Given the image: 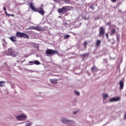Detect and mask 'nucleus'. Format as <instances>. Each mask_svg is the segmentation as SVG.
Segmentation results:
<instances>
[{"label":"nucleus","instance_id":"0eeeda50","mask_svg":"<svg viewBox=\"0 0 126 126\" xmlns=\"http://www.w3.org/2000/svg\"><path fill=\"white\" fill-rule=\"evenodd\" d=\"M27 118V116L25 115H19L16 117V119L17 120H18V121H24L25 120H26Z\"/></svg>","mask_w":126,"mask_h":126},{"label":"nucleus","instance_id":"4be33fe9","mask_svg":"<svg viewBox=\"0 0 126 126\" xmlns=\"http://www.w3.org/2000/svg\"><path fill=\"white\" fill-rule=\"evenodd\" d=\"M95 6H96V5H95V4H93L91 6V9H93V10L95 9Z\"/></svg>","mask_w":126,"mask_h":126},{"label":"nucleus","instance_id":"9d476101","mask_svg":"<svg viewBox=\"0 0 126 126\" xmlns=\"http://www.w3.org/2000/svg\"><path fill=\"white\" fill-rule=\"evenodd\" d=\"M80 57H82L83 60L85 59H87L89 57V53H85L84 54L81 55Z\"/></svg>","mask_w":126,"mask_h":126},{"label":"nucleus","instance_id":"c756f323","mask_svg":"<svg viewBox=\"0 0 126 126\" xmlns=\"http://www.w3.org/2000/svg\"><path fill=\"white\" fill-rule=\"evenodd\" d=\"M111 1H112V2H116L117 0H111Z\"/></svg>","mask_w":126,"mask_h":126},{"label":"nucleus","instance_id":"f3484780","mask_svg":"<svg viewBox=\"0 0 126 126\" xmlns=\"http://www.w3.org/2000/svg\"><path fill=\"white\" fill-rule=\"evenodd\" d=\"M49 80L51 83H52V84H55V83L57 84V82H56V80L55 79H50Z\"/></svg>","mask_w":126,"mask_h":126},{"label":"nucleus","instance_id":"9b49d317","mask_svg":"<svg viewBox=\"0 0 126 126\" xmlns=\"http://www.w3.org/2000/svg\"><path fill=\"white\" fill-rule=\"evenodd\" d=\"M120 97H113L110 99V102H117L118 101H120Z\"/></svg>","mask_w":126,"mask_h":126},{"label":"nucleus","instance_id":"f8f14e48","mask_svg":"<svg viewBox=\"0 0 126 126\" xmlns=\"http://www.w3.org/2000/svg\"><path fill=\"white\" fill-rule=\"evenodd\" d=\"M119 85H120V90H122V89H124V82H123L122 81H120L119 83Z\"/></svg>","mask_w":126,"mask_h":126},{"label":"nucleus","instance_id":"aec40b11","mask_svg":"<svg viewBox=\"0 0 126 126\" xmlns=\"http://www.w3.org/2000/svg\"><path fill=\"white\" fill-rule=\"evenodd\" d=\"M4 81H0V86L1 87H3L4 86L3 84H4Z\"/></svg>","mask_w":126,"mask_h":126},{"label":"nucleus","instance_id":"b1692460","mask_svg":"<svg viewBox=\"0 0 126 126\" xmlns=\"http://www.w3.org/2000/svg\"><path fill=\"white\" fill-rule=\"evenodd\" d=\"M66 3H69V2H70V0H63Z\"/></svg>","mask_w":126,"mask_h":126},{"label":"nucleus","instance_id":"c9c22d12","mask_svg":"<svg viewBox=\"0 0 126 126\" xmlns=\"http://www.w3.org/2000/svg\"><path fill=\"white\" fill-rule=\"evenodd\" d=\"M125 118H126V114H125Z\"/></svg>","mask_w":126,"mask_h":126},{"label":"nucleus","instance_id":"39448f33","mask_svg":"<svg viewBox=\"0 0 126 126\" xmlns=\"http://www.w3.org/2000/svg\"><path fill=\"white\" fill-rule=\"evenodd\" d=\"M32 29L33 30H36V31H45L44 29L41 28L39 26L30 27L27 30H31Z\"/></svg>","mask_w":126,"mask_h":126},{"label":"nucleus","instance_id":"5701e85b","mask_svg":"<svg viewBox=\"0 0 126 126\" xmlns=\"http://www.w3.org/2000/svg\"><path fill=\"white\" fill-rule=\"evenodd\" d=\"M62 122L63 123H66V122H68V120H66V119H62Z\"/></svg>","mask_w":126,"mask_h":126},{"label":"nucleus","instance_id":"1a4fd4ad","mask_svg":"<svg viewBox=\"0 0 126 126\" xmlns=\"http://www.w3.org/2000/svg\"><path fill=\"white\" fill-rule=\"evenodd\" d=\"M98 70H99V69H98V68H97V67L95 65H94L93 67H92L91 68V71L92 72H97V71H98Z\"/></svg>","mask_w":126,"mask_h":126},{"label":"nucleus","instance_id":"2eb2a0df","mask_svg":"<svg viewBox=\"0 0 126 126\" xmlns=\"http://www.w3.org/2000/svg\"><path fill=\"white\" fill-rule=\"evenodd\" d=\"M102 97L104 100H106V99L109 97V95H108L107 94H103Z\"/></svg>","mask_w":126,"mask_h":126},{"label":"nucleus","instance_id":"f257e3e1","mask_svg":"<svg viewBox=\"0 0 126 126\" xmlns=\"http://www.w3.org/2000/svg\"><path fill=\"white\" fill-rule=\"evenodd\" d=\"M30 6L32 10H33V11H36V12H38V13L41 14V15H44V14H45V11H44V10H40V9L35 8V7H34V6L33 5L32 3H30Z\"/></svg>","mask_w":126,"mask_h":126},{"label":"nucleus","instance_id":"a211bd4d","mask_svg":"<svg viewBox=\"0 0 126 126\" xmlns=\"http://www.w3.org/2000/svg\"><path fill=\"white\" fill-rule=\"evenodd\" d=\"M88 44V43L87 42V41H85L83 43V46H84V48H85V49H86V48H87Z\"/></svg>","mask_w":126,"mask_h":126},{"label":"nucleus","instance_id":"f03ea898","mask_svg":"<svg viewBox=\"0 0 126 126\" xmlns=\"http://www.w3.org/2000/svg\"><path fill=\"white\" fill-rule=\"evenodd\" d=\"M16 37L18 38H25V39H29V35L24 32H17L16 34Z\"/></svg>","mask_w":126,"mask_h":126},{"label":"nucleus","instance_id":"473e14b6","mask_svg":"<svg viewBox=\"0 0 126 126\" xmlns=\"http://www.w3.org/2000/svg\"><path fill=\"white\" fill-rule=\"evenodd\" d=\"M54 1H60L62 0H53Z\"/></svg>","mask_w":126,"mask_h":126},{"label":"nucleus","instance_id":"4468645a","mask_svg":"<svg viewBox=\"0 0 126 126\" xmlns=\"http://www.w3.org/2000/svg\"><path fill=\"white\" fill-rule=\"evenodd\" d=\"M10 40L12 41V42H16V37L15 36H11L9 38Z\"/></svg>","mask_w":126,"mask_h":126},{"label":"nucleus","instance_id":"f704fd0d","mask_svg":"<svg viewBox=\"0 0 126 126\" xmlns=\"http://www.w3.org/2000/svg\"><path fill=\"white\" fill-rule=\"evenodd\" d=\"M73 114H77V111H75L73 112Z\"/></svg>","mask_w":126,"mask_h":126},{"label":"nucleus","instance_id":"6ab92c4d","mask_svg":"<svg viewBox=\"0 0 126 126\" xmlns=\"http://www.w3.org/2000/svg\"><path fill=\"white\" fill-rule=\"evenodd\" d=\"M34 64L39 65L40 64V62L38 60L33 61Z\"/></svg>","mask_w":126,"mask_h":126},{"label":"nucleus","instance_id":"72a5a7b5","mask_svg":"<svg viewBox=\"0 0 126 126\" xmlns=\"http://www.w3.org/2000/svg\"><path fill=\"white\" fill-rule=\"evenodd\" d=\"M106 36L108 38L109 37V35L108 33L106 34Z\"/></svg>","mask_w":126,"mask_h":126},{"label":"nucleus","instance_id":"2f4dec72","mask_svg":"<svg viewBox=\"0 0 126 126\" xmlns=\"http://www.w3.org/2000/svg\"><path fill=\"white\" fill-rule=\"evenodd\" d=\"M5 13L6 15H7V16H8V14H9L7 13V11H5Z\"/></svg>","mask_w":126,"mask_h":126},{"label":"nucleus","instance_id":"7c9ffc66","mask_svg":"<svg viewBox=\"0 0 126 126\" xmlns=\"http://www.w3.org/2000/svg\"><path fill=\"white\" fill-rule=\"evenodd\" d=\"M3 10H4V11H6V8L5 7H3Z\"/></svg>","mask_w":126,"mask_h":126},{"label":"nucleus","instance_id":"412c9836","mask_svg":"<svg viewBox=\"0 0 126 126\" xmlns=\"http://www.w3.org/2000/svg\"><path fill=\"white\" fill-rule=\"evenodd\" d=\"M69 37H70V35L67 34L64 36L63 39H64V40H65V39H67L68 38H69Z\"/></svg>","mask_w":126,"mask_h":126},{"label":"nucleus","instance_id":"bb28decb","mask_svg":"<svg viewBox=\"0 0 126 126\" xmlns=\"http://www.w3.org/2000/svg\"><path fill=\"white\" fill-rule=\"evenodd\" d=\"M111 23H111V22H109L108 23H107V24H106V26H108V25H111Z\"/></svg>","mask_w":126,"mask_h":126},{"label":"nucleus","instance_id":"ddd939ff","mask_svg":"<svg viewBox=\"0 0 126 126\" xmlns=\"http://www.w3.org/2000/svg\"><path fill=\"white\" fill-rule=\"evenodd\" d=\"M101 40H97L95 41V45L96 46V47H99L100 45H101Z\"/></svg>","mask_w":126,"mask_h":126},{"label":"nucleus","instance_id":"393cba45","mask_svg":"<svg viewBox=\"0 0 126 126\" xmlns=\"http://www.w3.org/2000/svg\"><path fill=\"white\" fill-rule=\"evenodd\" d=\"M74 93L76 94V95H79V92H77V91H74Z\"/></svg>","mask_w":126,"mask_h":126},{"label":"nucleus","instance_id":"cd10ccee","mask_svg":"<svg viewBox=\"0 0 126 126\" xmlns=\"http://www.w3.org/2000/svg\"><path fill=\"white\" fill-rule=\"evenodd\" d=\"M39 10H44V8H43V7H39Z\"/></svg>","mask_w":126,"mask_h":126},{"label":"nucleus","instance_id":"c85d7f7f","mask_svg":"<svg viewBox=\"0 0 126 126\" xmlns=\"http://www.w3.org/2000/svg\"><path fill=\"white\" fill-rule=\"evenodd\" d=\"M8 16H14V14H8Z\"/></svg>","mask_w":126,"mask_h":126},{"label":"nucleus","instance_id":"a878e982","mask_svg":"<svg viewBox=\"0 0 126 126\" xmlns=\"http://www.w3.org/2000/svg\"><path fill=\"white\" fill-rule=\"evenodd\" d=\"M29 63L31 65L34 64V61H30V62H29Z\"/></svg>","mask_w":126,"mask_h":126},{"label":"nucleus","instance_id":"e433bc0d","mask_svg":"<svg viewBox=\"0 0 126 126\" xmlns=\"http://www.w3.org/2000/svg\"><path fill=\"white\" fill-rule=\"evenodd\" d=\"M41 6L43 7V4H41Z\"/></svg>","mask_w":126,"mask_h":126},{"label":"nucleus","instance_id":"423d86ee","mask_svg":"<svg viewBox=\"0 0 126 126\" xmlns=\"http://www.w3.org/2000/svg\"><path fill=\"white\" fill-rule=\"evenodd\" d=\"M99 37H104V35H105V28L103 27H101L99 28Z\"/></svg>","mask_w":126,"mask_h":126},{"label":"nucleus","instance_id":"dca6fc26","mask_svg":"<svg viewBox=\"0 0 126 126\" xmlns=\"http://www.w3.org/2000/svg\"><path fill=\"white\" fill-rule=\"evenodd\" d=\"M115 33H116V29H111L110 35H115Z\"/></svg>","mask_w":126,"mask_h":126},{"label":"nucleus","instance_id":"6e6552de","mask_svg":"<svg viewBox=\"0 0 126 126\" xmlns=\"http://www.w3.org/2000/svg\"><path fill=\"white\" fill-rule=\"evenodd\" d=\"M7 56H11L12 57H15V53H14V51L12 50V49L9 48L8 50V51L7 52Z\"/></svg>","mask_w":126,"mask_h":126},{"label":"nucleus","instance_id":"7ed1b4c3","mask_svg":"<svg viewBox=\"0 0 126 126\" xmlns=\"http://www.w3.org/2000/svg\"><path fill=\"white\" fill-rule=\"evenodd\" d=\"M57 54H59L58 51L54 50L53 49H48L46 51V55L48 57H50L51 56H54V55H56Z\"/></svg>","mask_w":126,"mask_h":126},{"label":"nucleus","instance_id":"20e7f679","mask_svg":"<svg viewBox=\"0 0 126 126\" xmlns=\"http://www.w3.org/2000/svg\"><path fill=\"white\" fill-rule=\"evenodd\" d=\"M67 7H68V6H63L62 8H59L58 10L59 13H63V14H64L65 12L69 10V9L67 8Z\"/></svg>","mask_w":126,"mask_h":126}]
</instances>
